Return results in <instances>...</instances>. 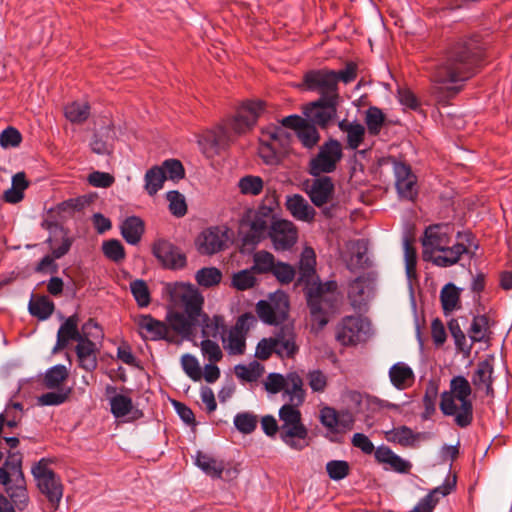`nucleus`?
<instances>
[{
	"mask_svg": "<svg viewBox=\"0 0 512 512\" xmlns=\"http://www.w3.org/2000/svg\"><path fill=\"white\" fill-rule=\"evenodd\" d=\"M486 43L478 35L450 44L436 66L433 77L439 83H456L471 78L483 65Z\"/></svg>",
	"mask_w": 512,
	"mask_h": 512,
	"instance_id": "f257e3e1",
	"label": "nucleus"
},
{
	"mask_svg": "<svg viewBox=\"0 0 512 512\" xmlns=\"http://www.w3.org/2000/svg\"><path fill=\"white\" fill-rule=\"evenodd\" d=\"M264 111V102L246 101L236 111L235 115L222 121L214 129L207 131L200 142L207 154H218L227 149L238 136L245 134L256 124Z\"/></svg>",
	"mask_w": 512,
	"mask_h": 512,
	"instance_id": "f03ea898",
	"label": "nucleus"
},
{
	"mask_svg": "<svg viewBox=\"0 0 512 512\" xmlns=\"http://www.w3.org/2000/svg\"><path fill=\"white\" fill-rule=\"evenodd\" d=\"M449 387V391L440 395L439 408L444 416L453 417L456 426L467 428L474 419L471 384L464 376L457 375L450 380Z\"/></svg>",
	"mask_w": 512,
	"mask_h": 512,
	"instance_id": "7ed1b4c3",
	"label": "nucleus"
},
{
	"mask_svg": "<svg viewBox=\"0 0 512 512\" xmlns=\"http://www.w3.org/2000/svg\"><path fill=\"white\" fill-rule=\"evenodd\" d=\"M179 297L183 303L184 311H168L166 321L169 329L182 336H190L200 325L201 306L204 304L203 296L195 289H182Z\"/></svg>",
	"mask_w": 512,
	"mask_h": 512,
	"instance_id": "20e7f679",
	"label": "nucleus"
},
{
	"mask_svg": "<svg viewBox=\"0 0 512 512\" xmlns=\"http://www.w3.org/2000/svg\"><path fill=\"white\" fill-rule=\"evenodd\" d=\"M296 407L284 404L280 408V439L291 449L301 451L309 445L308 429L302 423L301 412Z\"/></svg>",
	"mask_w": 512,
	"mask_h": 512,
	"instance_id": "39448f33",
	"label": "nucleus"
},
{
	"mask_svg": "<svg viewBox=\"0 0 512 512\" xmlns=\"http://www.w3.org/2000/svg\"><path fill=\"white\" fill-rule=\"evenodd\" d=\"M342 157L341 143L337 139L330 138L319 147L317 154L310 158L307 171L313 177L333 173Z\"/></svg>",
	"mask_w": 512,
	"mask_h": 512,
	"instance_id": "423d86ee",
	"label": "nucleus"
},
{
	"mask_svg": "<svg viewBox=\"0 0 512 512\" xmlns=\"http://www.w3.org/2000/svg\"><path fill=\"white\" fill-rule=\"evenodd\" d=\"M274 211L273 208L267 205H260L257 210L249 212L242 219V226L247 223L250 230L244 233L241 237L243 246H255L257 245L268 233L269 225L274 222Z\"/></svg>",
	"mask_w": 512,
	"mask_h": 512,
	"instance_id": "0eeeda50",
	"label": "nucleus"
},
{
	"mask_svg": "<svg viewBox=\"0 0 512 512\" xmlns=\"http://www.w3.org/2000/svg\"><path fill=\"white\" fill-rule=\"evenodd\" d=\"M32 474L40 492L46 496L53 507L57 508L63 495V486L60 478L49 468L48 461L42 458L37 462L32 467Z\"/></svg>",
	"mask_w": 512,
	"mask_h": 512,
	"instance_id": "6e6552de",
	"label": "nucleus"
},
{
	"mask_svg": "<svg viewBox=\"0 0 512 512\" xmlns=\"http://www.w3.org/2000/svg\"><path fill=\"white\" fill-rule=\"evenodd\" d=\"M370 322L361 316H345L336 329V340L343 346H354L366 341Z\"/></svg>",
	"mask_w": 512,
	"mask_h": 512,
	"instance_id": "1a4fd4ad",
	"label": "nucleus"
},
{
	"mask_svg": "<svg viewBox=\"0 0 512 512\" xmlns=\"http://www.w3.org/2000/svg\"><path fill=\"white\" fill-rule=\"evenodd\" d=\"M302 85L306 90L318 93L319 98L339 99V87L335 84L334 70H309L303 75Z\"/></svg>",
	"mask_w": 512,
	"mask_h": 512,
	"instance_id": "9d476101",
	"label": "nucleus"
},
{
	"mask_svg": "<svg viewBox=\"0 0 512 512\" xmlns=\"http://www.w3.org/2000/svg\"><path fill=\"white\" fill-rule=\"evenodd\" d=\"M453 226L448 223L432 224L426 227L421 244L423 260L429 262L435 253L451 242Z\"/></svg>",
	"mask_w": 512,
	"mask_h": 512,
	"instance_id": "9b49d317",
	"label": "nucleus"
},
{
	"mask_svg": "<svg viewBox=\"0 0 512 512\" xmlns=\"http://www.w3.org/2000/svg\"><path fill=\"white\" fill-rule=\"evenodd\" d=\"M338 101L339 99L318 98L306 104L303 113L310 123L326 129L337 115Z\"/></svg>",
	"mask_w": 512,
	"mask_h": 512,
	"instance_id": "f8f14e48",
	"label": "nucleus"
},
{
	"mask_svg": "<svg viewBox=\"0 0 512 512\" xmlns=\"http://www.w3.org/2000/svg\"><path fill=\"white\" fill-rule=\"evenodd\" d=\"M457 239L466 242H458L452 246L446 245L445 248L435 253L429 262L442 268L451 267L459 262L462 255L469 254V247L472 245L474 236L471 232H458Z\"/></svg>",
	"mask_w": 512,
	"mask_h": 512,
	"instance_id": "ddd939ff",
	"label": "nucleus"
},
{
	"mask_svg": "<svg viewBox=\"0 0 512 512\" xmlns=\"http://www.w3.org/2000/svg\"><path fill=\"white\" fill-rule=\"evenodd\" d=\"M289 136L282 129H277L270 134V141H261L258 154L266 165L276 166L283 160L285 145Z\"/></svg>",
	"mask_w": 512,
	"mask_h": 512,
	"instance_id": "4468645a",
	"label": "nucleus"
},
{
	"mask_svg": "<svg viewBox=\"0 0 512 512\" xmlns=\"http://www.w3.org/2000/svg\"><path fill=\"white\" fill-rule=\"evenodd\" d=\"M91 327L98 328L97 322H95L93 319H89L82 325V331H84V335L78 341L75 347L79 366L88 372L95 370L98 364L96 344L88 338L87 334V330Z\"/></svg>",
	"mask_w": 512,
	"mask_h": 512,
	"instance_id": "2eb2a0df",
	"label": "nucleus"
},
{
	"mask_svg": "<svg viewBox=\"0 0 512 512\" xmlns=\"http://www.w3.org/2000/svg\"><path fill=\"white\" fill-rule=\"evenodd\" d=\"M152 253L166 268L182 269L186 266L185 254L168 240H156L152 246Z\"/></svg>",
	"mask_w": 512,
	"mask_h": 512,
	"instance_id": "dca6fc26",
	"label": "nucleus"
},
{
	"mask_svg": "<svg viewBox=\"0 0 512 512\" xmlns=\"http://www.w3.org/2000/svg\"><path fill=\"white\" fill-rule=\"evenodd\" d=\"M268 236L276 250L284 251L290 249L296 243L298 232L291 221L280 219L272 222Z\"/></svg>",
	"mask_w": 512,
	"mask_h": 512,
	"instance_id": "f3484780",
	"label": "nucleus"
},
{
	"mask_svg": "<svg viewBox=\"0 0 512 512\" xmlns=\"http://www.w3.org/2000/svg\"><path fill=\"white\" fill-rule=\"evenodd\" d=\"M334 190V183L329 176L320 175L315 177L310 184L306 185V193L311 202L319 208L332 199Z\"/></svg>",
	"mask_w": 512,
	"mask_h": 512,
	"instance_id": "a211bd4d",
	"label": "nucleus"
},
{
	"mask_svg": "<svg viewBox=\"0 0 512 512\" xmlns=\"http://www.w3.org/2000/svg\"><path fill=\"white\" fill-rule=\"evenodd\" d=\"M226 233L219 227L204 230L197 238V249L202 255H213L225 248Z\"/></svg>",
	"mask_w": 512,
	"mask_h": 512,
	"instance_id": "6ab92c4d",
	"label": "nucleus"
},
{
	"mask_svg": "<svg viewBox=\"0 0 512 512\" xmlns=\"http://www.w3.org/2000/svg\"><path fill=\"white\" fill-rule=\"evenodd\" d=\"M137 326L141 331V335L145 339L152 341L166 340L171 341L169 326L160 320L155 319L151 315H140L136 320Z\"/></svg>",
	"mask_w": 512,
	"mask_h": 512,
	"instance_id": "aec40b11",
	"label": "nucleus"
},
{
	"mask_svg": "<svg viewBox=\"0 0 512 512\" xmlns=\"http://www.w3.org/2000/svg\"><path fill=\"white\" fill-rule=\"evenodd\" d=\"M295 337L293 327L288 325L280 327L273 337L276 343L275 354L281 358H293L299 350Z\"/></svg>",
	"mask_w": 512,
	"mask_h": 512,
	"instance_id": "412c9836",
	"label": "nucleus"
},
{
	"mask_svg": "<svg viewBox=\"0 0 512 512\" xmlns=\"http://www.w3.org/2000/svg\"><path fill=\"white\" fill-rule=\"evenodd\" d=\"M494 357L488 356L477 363V368L472 376V384L476 388H485L486 395H493Z\"/></svg>",
	"mask_w": 512,
	"mask_h": 512,
	"instance_id": "4be33fe9",
	"label": "nucleus"
},
{
	"mask_svg": "<svg viewBox=\"0 0 512 512\" xmlns=\"http://www.w3.org/2000/svg\"><path fill=\"white\" fill-rule=\"evenodd\" d=\"M83 335L84 331L80 332L78 329V316L76 314L69 316L58 330L57 342L53 352L66 348L71 340L78 342Z\"/></svg>",
	"mask_w": 512,
	"mask_h": 512,
	"instance_id": "5701e85b",
	"label": "nucleus"
},
{
	"mask_svg": "<svg viewBox=\"0 0 512 512\" xmlns=\"http://www.w3.org/2000/svg\"><path fill=\"white\" fill-rule=\"evenodd\" d=\"M375 459L378 463L387 464L394 472L408 474L412 468L411 462L403 459L388 446H379L375 450Z\"/></svg>",
	"mask_w": 512,
	"mask_h": 512,
	"instance_id": "b1692460",
	"label": "nucleus"
},
{
	"mask_svg": "<svg viewBox=\"0 0 512 512\" xmlns=\"http://www.w3.org/2000/svg\"><path fill=\"white\" fill-rule=\"evenodd\" d=\"M337 288V282L333 280L325 283L310 281L309 285H305V295L309 309H312L313 313H319L318 299L321 297V293L336 294Z\"/></svg>",
	"mask_w": 512,
	"mask_h": 512,
	"instance_id": "393cba45",
	"label": "nucleus"
},
{
	"mask_svg": "<svg viewBox=\"0 0 512 512\" xmlns=\"http://www.w3.org/2000/svg\"><path fill=\"white\" fill-rule=\"evenodd\" d=\"M286 208L294 218L302 221L311 222L314 220L316 214L315 209L310 206L306 199L300 194L288 196Z\"/></svg>",
	"mask_w": 512,
	"mask_h": 512,
	"instance_id": "a878e982",
	"label": "nucleus"
},
{
	"mask_svg": "<svg viewBox=\"0 0 512 512\" xmlns=\"http://www.w3.org/2000/svg\"><path fill=\"white\" fill-rule=\"evenodd\" d=\"M468 335L472 343H489L493 335L490 317L486 314L474 316Z\"/></svg>",
	"mask_w": 512,
	"mask_h": 512,
	"instance_id": "bb28decb",
	"label": "nucleus"
},
{
	"mask_svg": "<svg viewBox=\"0 0 512 512\" xmlns=\"http://www.w3.org/2000/svg\"><path fill=\"white\" fill-rule=\"evenodd\" d=\"M120 230L128 244L137 245L145 232V224L140 217L129 216L122 222Z\"/></svg>",
	"mask_w": 512,
	"mask_h": 512,
	"instance_id": "cd10ccee",
	"label": "nucleus"
},
{
	"mask_svg": "<svg viewBox=\"0 0 512 512\" xmlns=\"http://www.w3.org/2000/svg\"><path fill=\"white\" fill-rule=\"evenodd\" d=\"M389 378L392 385L398 390L409 388L415 380L413 370L403 362H398L389 369Z\"/></svg>",
	"mask_w": 512,
	"mask_h": 512,
	"instance_id": "c85d7f7f",
	"label": "nucleus"
},
{
	"mask_svg": "<svg viewBox=\"0 0 512 512\" xmlns=\"http://www.w3.org/2000/svg\"><path fill=\"white\" fill-rule=\"evenodd\" d=\"M318 300L319 313H313V310L310 309V314L312 322L317 324L318 329H322L329 321V312L336 307L337 296L333 293H321V297Z\"/></svg>",
	"mask_w": 512,
	"mask_h": 512,
	"instance_id": "c756f323",
	"label": "nucleus"
},
{
	"mask_svg": "<svg viewBox=\"0 0 512 512\" xmlns=\"http://www.w3.org/2000/svg\"><path fill=\"white\" fill-rule=\"evenodd\" d=\"M199 326L202 327V335L207 338H216L219 335L223 337L224 334L227 332L224 317L221 315H214L212 318H210L203 311V306H201V318Z\"/></svg>",
	"mask_w": 512,
	"mask_h": 512,
	"instance_id": "7c9ffc66",
	"label": "nucleus"
},
{
	"mask_svg": "<svg viewBox=\"0 0 512 512\" xmlns=\"http://www.w3.org/2000/svg\"><path fill=\"white\" fill-rule=\"evenodd\" d=\"M29 182L24 172H18L12 177V186L2 195L6 203L17 204L24 198V191L28 188Z\"/></svg>",
	"mask_w": 512,
	"mask_h": 512,
	"instance_id": "2f4dec72",
	"label": "nucleus"
},
{
	"mask_svg": "<svg viewBox=\"0 0 512 512\" xmlns=\"http://www.w3.org/2000/svg\"><path fill=\"white\" fill-rule=\"evenodd\" d=\"M316 256L312 248H305L301 254L299 262V278L298 282L309 285L313 280L316 270Z\"/></svg>",
	"mask_w": 512,
	"mask_h": 512,
	"instance_id": "473e14b6",
	"label": "nucleus"
},
{
	"mask_svg": "<svg viewBox=\"0 0 512 512\" xmlns=\"http://www.w3.org/2000/svg\"><path fill=\"white\" fill-rule=\"evenodd\" d=\"M286 383L284 391L289 395L290 404L302 405L306 396L302 378L297 373H290L287 376Z\"/></svg>",
	"mask_w": 512,
	"mask_h": 512,
	"instance_id": "72a5a7b5",
	"label": "nucleus"
},
{
	"mask_svg": "<svg viewBox=\"0 0 512 512\" xmlns=\"http://www.w3.org/2000/svg\"><path fill=\"white\" fill-rule=\"evenodd\" d=\"M195 465L199 467L206 475L212 478H221L224 470L222 462L202 451H197L195 456Z\"/></svg>",
	"mask_w": 512,
	"mask_h": 512,
	"instance_id": "f704fd0d",
	"label": "nucleus"
},
{
	"mask_svg": "<svg viewBox=\"0 0 512 512\" xmlns=\"http://www.w3.org/2000/svg\"><path fill=\"white\" fill-rule=\"evenodd\" d=\"M385 439L402 447H411L418 439V434H415L410 427L403 425L386 431Z\"/></svg>",
	"mask_w": 512,
	"mask_h": 512,
	"instance_id": "c9c22d12",
	"label": "nucleus"
},
{
	"mask_svg": "<svg viewBox=\"0 0 512 512\" xmlns=\"http://www.w3.org/2000/svg\"><path fill=\"white\" fill-rule=\"evenodd\" d=\"M15 481V485H11L10 483L5 490L11 500L10 503L14 506L15 510L17 509L22 511L27 507L29 497L25 486V480L23 479V482H21L19 478H16Z\"/></svg>",
	"mask_w": 512,
	"mask_h": 512,
	"instance_id": "e433bc0d",
	"label": "nucleus"
},
{
	"mask_svg": "<svg viewBox=\"0 0 512 512\" xmlns=\"http://www.w3.org/2000/svg\"><path fill=\"white\" fill-rule=\"evenodd\" d=\"M440 301L445 315L459 308L460 289L453 283L446 284L440 292Z\"/></svg>",
	"mask_w": 512,
	"mask_h": 512,
	"instance_id": "4c0bfd02",
	"label": "nucleus"
},
{
	"mask_svg": "<svg viewBox=\"0 0 512 512\" xmlns=\"http://www.w3.org/2000/svg\"><path fill=\"white\" fill-rule=\"evenodd\" d=\"M54 303L47 296L31 298L28 309L32 316L39 320L48 319L54 311Z\"/></svg>",
	"mask_w": 512,
	"mask_h": 512,
	"instance_id": "58836bf2",
	"label": "nucleus"
},
{
	"mask_svg": "<svg viewBox=\"0 0 512 512\" xmlns=\"http://www.w3.org/2000/svg\"><path fill=\"white\" fill-rule=\"evenodd\" d=\"M144 180V188L146 192L150 196H154L160 189H162L166 180V175L160 166L155 165L146 171Z\"/></svg>",
	"mask_w": 512,
	"mask_h": 512,
	"instance_id": "ea45409f",
	"label": "nucleus"
},
{
	"mask_svg": "<svg viewBox=\"0 0 512 512\" xmlns=\"http://www.w3.org/2000/svg\"><path fill=\"white\" fill-rule=\"evenodd\" d=\"M64 114L71 123L81 124L90 116V105L87 102L74 101L65 106Z\"/></svg>",
	"mask_w": 512,
	"mask_h": 512,
	"instance_id": "a19ab883",
	"label": "nucleus"
},
{
	"mask_svg": "<svg viewBox=\"0 0 512 512\" xmlns=\"http://www.w3.org/2000/svg\"><path fill=\"white\" fill-rule=\"evenodd\" d=\"M297 139L301 143L302 147L307 150H313L318 146L321 139L320 133L313 123L307 121V123L298 131L296 134Z\"/></svg>",
	"mask_w": 512,
	"mask_h": 512,
	"instance_id": "79ce46f5",
	"label": "nucleus"
},
{
	"mask_svg": "<svg viewBox=\"0 0 512 512\" xmlns=\"http://www.w3.org/2000/svg\"><path fill=\"white\" fill-rule=\"evenodd\" d=\"M276 262L272 253L261 250L253 255V265L251 268L256 274H271Z\"/></svg>",
	"mask_w": 512,
	"mask_h": 512,
	"instance_id": "37998d69",
	"label": "nucleus"
},
{
	"mask_svg": "<svg viewBox=\"0 0 512 512\" xmlns=\"http://www.w3.org/2000/svg\"><path fill=\"white\" fill-rule=\"evenodd\" d=\"M264 373V366L257 361L248 365L239 364L235 366L236 376L246 382H256Z\"/></svg>",
	"mask_w": 512,
	"mask_h": 512,
	"instance_id": "c03bdc74",
	"label": "nucleus"
},
{
	"mask_svg": "<svg viewBox=\"0 0 512 512\" xmlns=\"http://www.w3.org/2000/svg\"><path fill=\"white\" fill-rule=\"evenodd\" d=\"M385 122V115L378 107L371 106L366 111L365 124L368 133L372 136H377Z\"/></svg>",
	"mask_w": 512,
	"mask_h": 512,
	"instance_id": "a18cd8bd",
	"label": "nucleus"
},
{
	"mask_svg": "<svg viewBox=\"0 0 512 512\" xmlns=\"http://www.w3.org/2000/svg\"><path fill=\"white\" fill-rule=\"evenodd\" d=\"M196 282L205 288L218 285L222 280V272L216 267H204L196 272Z\"/></svg>",
	"mask_w": 512,
	"mask_h": 512,
	"instance_id": "49530a36",
	"label": "nucleus"
},
{
	"mask_svg": "<svg viewBox=\"0 0 512 512\" xmlns=\"http://www.w3.org/2000/svg\"><path fill=\"white\" fill-rule=\"evenodd\" d=\"M255 274L256 273L252 271V268L238 271L232 276L231 286L238 291L251 289L257 283Z\"/></svg>",
	"mask_w": 512,
	"mask_h": 512,
	"instance_id": "de8ad7c7",
	"label": "nucleus"
},
{
	"mask_svg": "<svg viewBox=\"0 0 512 512\" xmlns=\"http://www.w3.org/2000/svg\"><path fill=\"white\" fill-rule=\"evenodd\" d=\"M68 378V370L64 365L58 364L48 369L43 383L49 389L58 388Z\"/></svg>",
	"mask_w": 512,
	"mask_h": 512,
	"instance_id": "09e8293b",
	"label": "nucleus"
},
{
	"mask_svg": "<svg viewBox=\"0 0 512 512\" xmlns=\"http://www.w3.org/2000/svg\"><path fill=\"white\" fill-rule=\"evenodd\" d=\"M238 187L244 195L257 196L262 193L264 182L259 176L246 175L239 179Z\"/></svg>",
	"mask_w": 512,
	"mask_h": 512,
	"instance_id": "8fccbe9b",
	"label": "nucleus"
},
{
	"mask_svg": "<svg viewBox=\"0 0 512 512\" xmlns=\"http://www.w3.org/2000/svg\"><path fill=\"white\" fill-rule=\"evenodd\" d=\"M223 343L227 344L225 345V348L228 349L230 354L233 355H242L245 352L246 348V336L243 335V333L237 332L234 329H230L227 339L222 337Z\"/></svg>",
	"mask_w": 512,
	"mask_h": 512,
	"instance_id": "3c124183",
	"label": "nucleus"
},
{
	"mask_svg": "<svg viewBox=\"0 0 512 512\" xmlns=\"http://www.w3.org/2000/svg\"><path fill=\"white\" fill-rule=\"evenodd\" d=\"M131 293L140 308L147 307L151 303V295L147 283L142 279H136L130 283Z\"/></svg>",
	"mask_w": 512,
	"mask_h": 512,
	"instance_id": "603ef678",
	"label": "nucleus"
},
{
	"mask_svg": "<svg viewBox=\"0 0 512 512\" xmlns=\"http://www.w3.org/2000/svg\"><path fill=\"white\" fill-rule=\"evenodd\" d=\"M102 252L104 256L115 262L119 263L126 257L125 248L118 239H109L102 243Z\"/></svg>",
	"mask_w": 512,
	"mask_h": 512,
	"instance_id": "864d4df0",
	"label": "nucleus"
},
{
	"mask_svg": "<svg viewBox=\"0 0 512 512\" xmlns=\"http://www.w3.org/2000/svg\"><path fill=\"white\" fill-rule=\"evenodd\" d=\"M110 409L116 418H123L133 409L132 399L128 396L117 394L110 399Z\"/></svg>",
	"mask_w": 512,
	"mask_h": 512,
	"instance_id": "5fc2aeb1",
	"label": "nucleus"
},
{
	"mask_svg": "<svg viewBox=\"0 0 512 512\" xmlns=\"http://www.w3.org/2000/svg\"><path fill=\"white\" fill-rule=\"evenodd\" d=\"M404 256L406 275L409 280L416 279L417 277V251L409 239L404 241Z\"/></svg>",
	"mask_w": 512,
	"mask_h": 512,
	"instance_id": "6e6d98bb",
	"label": "nucleus"
},
{
	"mask_svg": "<svg viewBox=\"0 0 512 512\" xmlns=\"http://www.w3.org/2000/svg\"><path fill=\"white\" fill-rule=\"evenodd\" d=\"M257 416L250 412H241L235 415L234 425L243 434L252 433L257 427Z\"/></svg>",
	"mask_w": 512,
	"mask_h": 512,
	"instance_id": "4d7b16f0",
	"label": "nucleus"
},
{
	"mask_svg": "<svg viewBox=\"0 0 512 512\" xmlns=\"http://www.w3.org/2000/svg\"><path fill=\"white\" fill-rule=\"evenodd\" d=\"M166 198L169 201V210L172 215L180 218L187 213L185 197L177 190L167 192Z\"/></svg>",
	"mask_w": 512,
	"mask_h": 512,
	"instance_id": "13d9d810",
	"label": "nucleus"
},
{
	"mask_svg": "<svg viewBox=\"0 0 512 512\" xmlns=\"http://www.w3.org/2000/svg\"><path fill=\"white\" fill-rule=\"evenodd\" d=\"M181 366L186 375L193 381L201 380L202 370L195 356L191 354H184L181 357Z\"/></svg>",
	"mask_w": 512,
	"mask_h": 512,
	"instance_id": "bf43d9fd",
	"label": "nucleus"
},
{
	"mask_svg": "<svg viewBox=\"0 0 512 512\" xmlns=\"http://www.w3.org/2000/svg\"><path fill=\"white\" fill-rule=\"evenodd\" d=\"M163 169L166 180L170 179L173 181L181 180L185 177V169L181 161L177 159H167L160 165Z\"/></svg>",
	"mask_w": 512,
	"mask_h": 512,
	"instance_id": "052dcab7",
	"label": "nucleus"
},
{
	"mask_svg": "<svg viewBox=\"0 0 512 512\" xmlns=\"http://www.w3.org/2000/svg\"><path fill=\"white\" fill-rule=\"evenodd\" d=\"M272 304L274 317H276L278 324L283 323L289 313V300L285 294L276 295L269 302Z\"/></svg>",
	"mask_w": 512,
	"mask_h": 512,
	"instance_id": "680f3d73",
	"label": "nucleus"
},
{
	"mask_svg": "<svg viewBox=\"0 0 512 512\" xmlns=\"http://www.w3.org/2000/svg\"><path fill=\"white\" fill-rule=\"evenodd\" d=\"M326 471L332 480L339 481L349 475L350 466L344 460H331L326 464Z\"/></svg>",
	"mask_w": 512,
	"mask_h": 512,
	"instance_id": "e2e57ef3",
	"label": "nucleus"
},
{
	"mask_svg": "<svg viewBox=\"0 0 512 512\" xmlns=\"http://www.w3.org/2000/svg\"><path fill=\"white\" fill-rule=\"evenodd\" d=\"M22 135L18 129L8 126L0 134V146L4 149L18 147L22 142Z\"/></svg>",
	"mask_w": 512,
	"mask_h": 512,
	"instance_id": "0e129e2a",
	"label": "nucleus"
},
{
	"mask_svg": "<svg viewBox=\"0 0 512 512\" xmlns=\"http://www.w3.org/2000/svg\"><path fill=\"white\" fill-rule=\"evenodd\" d=\"M283 285L289 284L295 277V269L292 265L277 261L271 273Z\"/></svg>",
	"mask_w": 512,
	"mask_h": 512,
	"instance_id": "69168bd1",
	"label": "nucleus"
},
{
	"mask_svg": "<svg viewBox=\"0 0 512 512\" xmlns=\"http://www.w3.org/2000/svg\"><path fill=\"white\" fill-rule=\"evenodd\" d=\"M448 329L454 339L455 345L457 349L462 352L469 353L471 350V345H466V335L462 331L458 321L456 319H452L448 322Z\"/></svg>",
	"mask_w": 512,
	"mask_h": 512,
	"instance_id": "338daca9",
	"label": "nucleus"
},
{
	"mask_svg": "<svg viewBox=\"0 0 512 512\" xmlns=\"http://www.w3.org/2000/svg\"><path fill=\"white\" fill-rule=\"evenodd\" d=\"M200 347L203 356L211 363L219 362L223 358V353L218 343L210 339H204Z\"/></svg>",
	"mask_w": 512,
	"mask_h": 512,
	"instance_id": "774afa93",
	"label": "nucleus"
}]
</instances>
